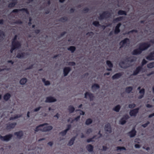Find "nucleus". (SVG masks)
Masks as SVG:
<instances>
[{"mask_svg":"<svg viewBox=\"0 0 154 154\" xmlns=\"http://www.w3.org/2000/svg\"><path fill=\"white\" fill-rule=\"evenodd\" d=\"M147 63V61L145 59H143L142 61V66L145 65Z\"/></svg>","mask_w":154,"mask_h":154,"instance_id":"nucleus-55","label":"nucleus"},{"mask_svg":"<svg viewBox=\"0 0 154 154\" xmlns=\"http://www.w3.org/2000/svg\"><path fill=\"white\" fill-rule=\"evenodd\" d=\"M93 24L95 26L98 27L100 26L99 23V22L98 21H95L93 22Z\"/></svg>","mask_w":154,"mask_h":154,"instance_id":"nucleus-43","label":"nucleus"},{"mask_svg":"<svg viewBox=\"0 0 154 154\" xmlns=\"http://www.w3.org/2000/svg\"><path fill=\"white\" fill-rule=\"evenodd\" d=\"M42 81L45 84V85L47 86L49 85L50 84V82L49 81H46L45 79L42 78Z\"/></svg>","mask_w":154,"mask_h":154,"instance_id":"nucleus-40","label":"nucleus"},{"mask_svg":"<svg viewBox=\"0 0 154 154\" xmlns=\"http://www.w3.org/2000/svg\"><path fill=\"white\" fill-rule=\"evenodd\" d=\"M89 11V9L88 8L86 7L83 9L82 11L84 13H87Z\"/></svg>","mask_w":154,"mask_h":154,"instance_id":"nucleus-50","label":"nucleus"},{"mask_svg":"<svg viewBox=\"0 0 154 154\" xmlns=\"http://www.w3.org/2000/svg\"><path fill=\"white\" fill-rule=\"evenodd\" d=\"M19 11H20V9H15L13 10L12 11V12L13 13H18Z\"/></svg>","mask_w":154,"mask_h":154,"instance_id":"nucleus-58","label":"nucleus"},{"mask_svg":"<svg viewBox=\"0 0 154 154\" xmlns=\"http://www.w3.org/2000/svg\"><path fill=\"white\" fill-rule=\"evenodd\" d=\"M88 96L89 97L90 101H92L93 100L94 96L93 94L88 92H86L85 94L84 97L87 99L88 98Z\"/></svg>","mask_w":154,"mask_h":154,"instance_id":"nucleus-5","label":"nucleus"},{"mask_svg":"<svg viewBox=\"0 0 154 154\" xmlns=\"http://www.w3.org/2000/svg\"><path fill=\"white\" fill-rule=\"evenodd\" d=\"M12 46L15 48V49H19L21 46V43L18 41H12Z\"/></svg>","mask_w":154,"mask_h":154,"instance_id":"nucleus-6","label":"nucleus"},{"mask_svg":"<svg viewBox=\"0 0 154 154\" xmlns=\"http://www.w3.org/2000/svg\"><path fill=\"white\" fill-rule=\"evenodd\" d=\"M14 23L17 24H22L23 23V22L21 21L19 19L18 20H16L14 22Z\"/></svg>","mask_w":154,"mask_h":154,"instance_id":"nucleus-49","label":"nucleus"},{"mask_svg":"<svg viewBox=\"0 0 154 154\" xmlns=\"http://www.w3.org/2000/svg\"><path fill=\"white\" fill-rule=\"evenodd\" d=\"M111 15V14L108 11H104L102 14H100L98 19L100 20L109 17Z\"/></svg>","mask_w":154,"mask_h":154,"instance_id":"nucleus-2","label":"nucleus"},{"mask_svg":"<svg viewBox=\"0 0 154 154\" xmlns=\"http://www.w3.org/2000/svg\"><path fill=\"white\" fill-rule=\"evenodd\" d=\"M33 66H34L33 64H32V65L29 66H28V67H27L26 69V70L30 69H32L33 68Z\"/></svg>","mask_w":154,"mask_h":154,"instance_id":"nucleus-60","label":"nucleus"},{"mask_svg":"<svg viewBox=\"0 0 154 154\" xmlns=\"http://www.w3.org/2000/svg\"><path fill=\"white\" fill-rule=\"evenodd\" d=\"M137 58L134 56L131 57H127L125 59V61L127 62L132 63L136 61Z\"/></svg>","mask_w":154,"mask_h":154,"instance_id":"nucleus-16","label":"nucleus"},{"mask_svg":"<svg viewBox=\"0 0 154 154\" xmlns=\"http://www.w3.org/2000/svg\"><path fill=\"white\" fill-rule=\"evenodd\" d=\"M122 75V72H119L116 73L112 76V78L113 79H118L120 78Z\"/></svg>","mask_w":154,"mask_h":154,"instance_id":"nucleus-21","label":"nucleus"},{"mask_svg":"<svg viewBox=\"0 0 154 154\" xmlns=\"http://www.w3.org/2000/svg\"><path fill=\"white\" fill-rule=\"evenodd\" d=\"M121 108V106L119 105H118L115 106L113 108V110L116 112H119V111L120 109Z\"/></svg>","mask_w":154,"mask_h":154,"instance_id":"nucleus-37","label":"nucleus"},{"mask_svg":"<svg viewBox=\"0 0 154 154\" xmlns=\"http://www.w3.org/2000/svg\"><path fill=\"white\" fill-rule=\"evenodd\" d=\"M106 63L108 66L110 68H112L113 67V65L112 63L110 60H107L106 61Z\"/></svg>","mask_w":154,"mask_h":154,"instance_id":"nucleus-39","label":"nucleus"},{"mask_svg":"<svg viewBox=\"0 0 154 154\" xmlns=\"http://www.w3.org/2000/svg\"><path fill=\"white\" fill-rule=\"evenodd\" d=\"M150 123L149 121H147L146 123L142 125V126L143 128H146Z\"/></svg>","mask_w":154,"mask_h":154,"instance_id":"nucleus-54","label":"nucleus"},{"mask_svg":"<svg viewBox=\"0 0 154 154\" xmlns=\"http://www.w3.org/2000/svg\"><path fill=\"white\" fill-rule=\"evenodd\" d=\"M93 35L94 33L92 32H88L86 33V35L89 36H92Z\"/></svg>","mask_w":154,"mask_h":154,"instance_id":"nucleus-57","label":"nucleus"},{"mask_svg":"<svg viewBox=\"0 0 154 154\" xmlns=\"http://www.w3.org/2000/svg\"><path fill=\"white\" fill-rule=\"evenodd\" d=\"M22 116L21 115H15L13 117H10L9 118V120H12L14 119H18L19 118H20Z\"/></svg>","mask_w":154,"mask_h":154,"instance_id":"nucleus-29","label":"nucleus"},{"mask_svg":"<svg viewBox=\"0 0 154 154\" xmlns=\"http://www.w3.org/2000/svg\"><path fill=\"white\" fill-rule=\"evenodd\" d=\"M142 66H139L137 67L135 70L133 71L132 75H136L142 69Z\"/></svg>","mask_w":154,"mask_h":154,"instance_id":"nucleus-10","label":"nucleus"},{"mask_svg":"<svg viewBox=\"0 0 154 154\" xmlns=\"http://www.w3.org/2000/svg\"><path fill=\"white\" fill-rule=\"evenodd\" d=\"M80 117V116H77V117L75 118L74 119H72L71 122V123H72L75 120L76 121H78Z\"/></svg>","mask_w":154,"mask_h":154,"instance_id":"nucleus-47","label":"nucleus"},{"mask_svg":"<svg viewBox=\"0 0 154 154\" xmlns=\"http://www.w3.org/2000/svg\"><path fill=\"white\" fill-rule=\"evenodd\" d=\"M137 31L136 29H133L131 31H130L128 33V34H129V33H132L133 32H136L137 33Z\"/></svg>","mask_w":154,"mask_h":154,"instance_id":"nucleus-62","label":"nucleus"},{"mask_svg":"<svg viewBox=\"0 0 154 154\" xmlns=\"http://www.w3.org/2000/svg\"><path fill=\"white\" fill-rule=\"evenodd\" d=\"M11 97V95L8 93L5 94L3 96V99L5 101H8Z\"/></svg>","mask_w":154,"mask_h":154,"instance_id":"nucleus-26","label":"nucleus"},{"mask_svg":"<svg viewBox=\"0 0 154 154\" xmlns=\"http://www.w3.org/2000/svg\"><path fill=\"white\" fill-rule=\"evenodd\" d=\"M5 36V33L3 31L0 30V40H3Z\"/></svg>","mask_w":154,"mask_h":154,"instance_id":"nucleus-36","label":"nucleus"},{"mask_svg":"<svg viewBox=\"0 0 154 154\" xmlns=\"http://www.w3.org/2000/svg\"><path fill=\"white\" fill-rule=\"evenodd\" d=\"M69 66H74L75 65V63L74 62H69L68 63Z\"/></svg>","mask_w":154,"mask_h":154,"instance_id":"nucleus-51","label":"nucleus"},{"mask_svg":"<svg viewBox=\"0 0 154 154\" xmlns=\"http://www.w3.org/2000/svg\"><path fill=\"white\" fill-rule=\"evenodd\" d=\"M71 128V125H70V124L67 125V128L65 130L68 131L69 130H70V129Z\"/></svg>","mask_w":154,"mask_h":154,"instance_id":"nucleus-56","label":"nucleus"},{"mask_svg":"<svg viewBox=\"0 0 154 154\" xmlns=\"http://www.w3.org/2000/svg\"><path fill=\"white\" fill-rule=\"evenodd\" d=\"M27 79L26 78H22L20 79V83L21 85H24L27 82Z\"/></svg>","mask_w":154,"mask_h":154,"instance_id":"nucleus-31","label":"nucleus"},{"mask_svg":"<svg viewBox=\"0 0 154 154\" xmlns=\"http://www.w3.org/2000/svg\"><path fill=\"white\" fill-rule=\"evenodd\" d=\"M94 140H92L91 138L88 139L87 140V142L88 143H89L90 142H94Z\"/></svg>","mask_w":154,"mask_h":154,"instance_id":"nucleus-63","label":"nucleus"},{"mask_svg":"<svg viewBox=\"0 0 154 154\" xmlns=\"http://www.w3.org/2000/svg\"><path fill=\"white\" fill-rule=\"evenodd\" d=\"M105 130L110 133L112 132V130L111 126L109 123L105 125L104 128Z\"/></svg>","mask_w":154,"mask_h":154,"instance_id":"nucleus-13","label":"nucleus"},{"mask_svg":"<svg viewBox=\"0 0 154 154\" xmlns=\"http://www.w3.org/2000/svg\"><path fill=\"white\" fill-rule=\"evenodd\" d=\"M94 148L93 146L90 144L86 146V148L87 150L90 152L93 151Z\"/></svg>","mask_w":154,"mask_h":154,"instance_id":"nucleus-25","label":"nucleus"},{"mask_svg":"<svg viewBox=\"0 0 154 154\" xmlns=\"http://www.w3.org/2000/svg\"><path fill=\"white\" fill-rule=\"evenodd\" d=\"M118 14L119 15H126L127 13L126 11L122 10H120L118 12Z\"/></svg>","mask_w":154,"mask_h":154,"instance_id":"nucleus-28","label":"nucleus"},{"mask_svg":"<svg viewBox=\"0 0 154 154\" xmlns=\"http://www.w3.org/2000/svg\"><path fill=\"white\" fill-rule=\"evenodd\" d=\"M56 101V99L54 97L50 96L46 97L45 102L46 103H51L55 102Z\"/></svg>","mask_w":154,"mask_h":154,"instance_id":"nucleus-8","label":"nucleus"},{"mask_svg":"<svg viewBox=\"0 0 154 154\" xmlns=\"http://www.w3.org/2000/svg\"><path fill=\"white\" fill-rule=\"evenodd\" d=\"M68 20V18L66 17H63L60 18L59 20V21L62 22H64Z\"/></svg>","mask_w":154,"mask_h":154,"instance_id":"nucleus-35","label":"nucleus"},{"mask_svg":"<svg viewBox=\"0 0 154 154\" xmlns=\"http://www.w3.org/2000/svg\"><path fill=\"white\" fill-rule=\"evenodd\" d=\"M151 46L149 42H144L139 44V48L142 52L143 51L147 50Z\"/></svg>","mask_w":154,"mask_h":154,"instance_id":"nucleus-1","label":"nucleus"},{"mask_svg":"<svg viewBox=\"0 0 154 154\" xmlns=\"http://www.w3.org/2000/svg\"><path fill=\"white\" fill-rule=\"evenodd\" d=\"M92 131V129L91 128H89L87 129V130L86 131V133L87 134H89L91 133Z\"/></svg>","mask_w":154,"mask_h":154,"instance_id":"nucleus-52","label":"nucleus"},{"mask_svg":"<svg viewBox=\"0 0 154 154\" xmlns=\"http://www.w3.org/2000/svg\"><path fill=\"white\" fill-rule=\"evenodd\" d=\"M68 110L70 113H72L74 111L75 109L72 106L70 105L68 107Z\"/></svg>","mask_w":154,"mask_h":154,"instance_id":"nucleus-32","label":"nucleus"},{"mask_svg":"<svg viewBox=\"0 0 154 154\" xmlns=\"http://www.w3.org/2000/svg\"><path fill=\"white\" fill-rule=\"evenodd\" d=\"M136 133L137 131L135 130V128L134 127L132 130L128 133V134L131 137H133L136 135Z\"/></svg>","mask_w":154,"mask_h":154,"instance_id":"nucleus-12","label":"nucleus"},{"mask_svg":"<svg viewBox=\"0 0 154 154\" xmlns=\"http://www.w3.org/2000/svg\"><path fill=\"white\" fill-rule=\"evenodd\" d=\"M29 54L27 52L19 53L17 54L16 57L19 59L24 58L25 56H27Z\"/></svg>","mask_w":154,"mask_h":154,"instance_id":"nucleus-9","label":"nucleus"},{"mask_svg":"<svg viewBox=\"0 0 154 154\" xmlns=\"http://www.w3.org/2000/svg\"><path fill=\"white\" fill-rule=\"evenodd\" d=\"M125 17L123 16H120L114 19L113 20V23H116L119 21H121L124 20Z\"/></svg>","mask_w":154,"mask_h":154,"instance_id":"nucleus-24","label":"nucleus"},{"mask_svg":"<svg viewBox=\"0 0 154 154\" xmlns=\"http://www.w3.org/2000/svg\"><path fill=\"white\" fill-rule=\"evenodd\" d=\"M100 88L99 85L97 84L94 83L93 84L91 87V88L92 90H96Z\"/></svg>","mask_w":154,"mask_h":154,"instance_id":"nucleus-30","label":"nucleus"},{"mask_svg":"<svg viewBox=\"0 0 154 154\" xmlns=\"http://www.w3.org/2000/svg\"><path fill=\"white\" fill-rule=\"evenodd\" d=\"M17 3L16 1L11 2L8 4V7L9 8H13L14 6Z\"/></svg>","mask_w":154,"mask_h":154,"instance_id":"nucleus-38","label":"nucleus"},{"mask_svg":"<svg viewBox=\"0 0 154 154\" xmlns=\"http://www.w3.org/2000/svg\"><path fill=\"white\" fill-rule=\"evenodd\" d=\"M40 32V30L39 29H35V32L36 34H39Z\"/></svg>","mask_w":154,"mask_h":154,"instance_id":"nucleus-64","label":"nucleus"},{"mask_svg":"<svg viewBox=\"0 0 154 154\" xmlns=\"http://www.w3.org/2000/svg\"><path fill=\"white\" fill-rule=\"evenodd\" d=\"M48 123H44L43 124H40L38 125V126H37L36 128H35L34 130L35 131L37 132L38 131H41V130H42V129H40L39 128L40 127H43L45 125H48Z\"/></svg>","mask_w":154,"mask_h":154,"instance_id":"nucleus-23","label":"nucleus"},{"mask_svg":"<svg viewBox=\"0 0 154 154\" xmlns=\"http://www.w3.org/2000/svg\"><path fill=\"white\" fill-rule=\"evenodd\" d=\"M147 67L149 68H152L154 67V62L150 63L147 64Z\"/></svg>","mask_w":154,"mask_h":154,"instance_id":"nucleus-42","label":"nucleus"},{"mask_svg":"<svg viewBox=\"0 0 154 154\" xmlns=\"http://www.w3.org/2000/svg\"><path fill=\"white\" fill-rule=\"evenodd\" d=\"M14 135H16L17 138L20 139L23 136V133L22 131H20L18 132H15Z\"/></svg>","mask_w":154,"mask_h":154,"instance_id":"nucleus-20","label":"nucleus"},{"mask_svg":"<svg viewBox=\"0 0 154 154\" xmlns=\"http://www.w3.org/2000/svg\"><path fill=\"white\" fill-rule=\"evenodd\" d=\"M146 58L149 60H154V51L149 54Z\"/></svg>","mask_w":154,"mask_h":154,"instance_id":"nucleus-18","label":"nucleus"},{"mask_svg":"<svg viewBox=\"0 0 154 154\" xmlns=\"http://www.w3.org/2000/svg\"><path fill=\"white\" fill-rule=\"evenodd\" d=\"M68 50L70 51L72 53L74 52L76 50V48L74 46H70L67 48Z\"/></svg>","mask_w":154,"mask_h":154,"instance_id":"nucleus-33","label":"nucleus"},{"mask_svg":"<svg viewBox=\"0 0 154 154\" xmlns=\"http://www.w3.org/2000/svg\"><path fill=\"white\" fill-rule=\"evenodd\" d=\"M142 53L139 48L134 49L132 52L131 54L133 55H137L140 54Z\"/></svg>","mask_w":154,"mask_h":154,"instance_id":"nucleus-19","label":"nucleus"},{"mask_svg":"<svg viewBox=\"0 0 154 154\" xmlns=\"http://www.w3.org/2000/svg\"><path fill=\"white\" fill-rule=\"evenodd\" d=\"M130 40L128 38H126L122 40L120 43V45H121L120 48H122L124 47V45L126 44L128 42V44L129 43Z\"/></svg>","mask_w":154,"mask_h":154,"instance_id":"nucleus-11","label":"nucleus"},{"mask_svg":"<svg viewBox=\"0 0 154 154\" xmlns=\"http://www.w3.org/2000/svg\"><path fill=\"white\" fill-rule=\"evenodd\" d=\"M67 132V131L66 130H65L60 132V134H61L63 136H64L66 134Z\"/></svg>","mask_w":154,"mask_h":154,"instance_id":"nucleus-48","label":"nucleus"},{"mask_svg":"<svg viewBox=\"0 0 154 154\" xmlns=\"http://www.w3.org/2000/svg\"><path fill=\"white\" fill-rule=\"evenodd\" d=\"M17 124L16 122L8 123L7 125L6 128L8 129H13L14 128Z\"/></svg>","mask_w":154,"mask_h":154,"instance_id":"nucleus-15","label":"nucleus"},{"mask_svg":"<svg viewBox=\"0 0 154 154\" xmlns=\"http://www.w3.org/2000/svg\"><path fill=\"white\" fill-rule=\"evenodd\" d=\"M136 106V104L134 103L130 104L128 105V107L130 109H133Z\"/></svg>","mask_w":154,"mask_h":154,"instance_id":"nucleus-46","label":"nucleus"},{"mask_svg":"<svg viewBox=\"0 0 154 154\" xmlns=\"http://www.w3.org/2000/svg\"><path fill=\"white\" fill-rule=\"evenodd\" d=\"M139 109V108L138 107L131 110L129 112L130 116H136L138 112Z\"/></svg>","mask_w":154,"mask_h":154,"instance_id":"nucleus-7","label":"nucleus"},{"mask_svg":"<svg viewBox=\"0 0 154 154\" xmlns=\"http://www.w3.org/2000/svg\"><path fill=\"white\" fill-rule=\"evenodd\" d=\"M92 120L90 118L87 119L85 122V124L87 125H89L92 123Z\"/></svg>","mask_w":154,"mask_h":154,"instance_id":"nucleus-41","label":"nucleus"},{"mask_svg":"<svg viewBox=\"0 0 154 154\" xmlns=\"http://www.w3.org/2000/svg\"><path fill=\"white\" fill-rule=\"evenodd\" d=\"M125 64V62L124 61H121L119 63V65L121 68H123V67L122 66V65Z\"/></svg>","mask_w":154,"mask_h":154,"instance_id":"nucleus-59","label":"nucleus"},{"mask_svg":"<svg viewBox=\"0 0 154 154\" xmlns=\"http://www.w3.org/2000/svg\"><path fill=\"white\" fill-rule=\"evenodd\" d=\"M20 11L25 12L27 14H29V12L27 8H23L20 9Z\"/></svg>","mask_w":154,"mask_h":154,"instance_id":"nucleus-44","label":"nucleus"},{"mask_svg":"<svg viewBox=\"0 0 154 154\" xmlns=\"http://www.w3.org/2000/svg\"><path fill=\"white\" fill-rule=\"evenodd\" d=\"M129 118V116L128 114L124 115L119 121L120 123L122 125L125 124L127 120Z\"/></svg>","mask_w":154,"mask_h":154,"instance_id":"nucleus-4","label":"nucleus"},{"mask_svg":"<svg viewBox=\"0 0 154 154\" xmlns=\"http://www.w3.org/2000/svg\"><path fill=\"white\" fill-rule=\"evenodd\" d=\"M13 136L12 134H9L3 136L0 135V139L2 141L8 142L12 138Z\"/></svg>","mask_w":154,"mask_h":154,"instance_id":"nucleus-3","label":"nucleus"},{"mask_svg":"<svg viewBox=\"0 0 154 154\" xmlns=\"http://www.w3.org/2000/svg\"><path fill=\"white\" fill-rule=\"evenodd\" d=\"M76 138L75 137H73L72 138L69 142L68 143V145L69 146H71L74 143V142Z\"/></svg>","mask_w":154,"mask_h":154,"instance_id":"nucleus-27","label":"nucleus"},{"mask_svg":"<svg viewBox=\"0 0 154 154\" xmlns=\"http://www.w3.org/2000/svg\"><path fill=\"white\" fill-rule=\"evenodd\" d=\"M145 89L144 88H142L139 91V93L141 94L144 95L145 94Z\"/></svg>","mask_w":154,"mask_h":154,"instance_id":"nucleus-53","label":"nucleus"},{"mask_svg":"<svg viewBox=\"0 0 154 154\" xmlns=\"http://www.w3.org/2000/svg\"><path fill=\"white\" fill-rule=\"evenodd\" d=\"M52 126L50 125L44 127L42 130H41V131L42 132H46L51 131L52 129Z\"/></svg>","mask_w":154,"mask_h":154,"instance_id":"nucleus-22","label":"nucleus"},{"mask_svg":"<svg viewBox=\"0 0 154 154\" xmlns=\"http://www.w3.org/2000/svg\"><path fill=\"white\" fill-rule=\"evenodd\" d=\"M121 25L122 24L121 23H119L116 26L114 30V33L115 34H118L120 32V30L119 28Z\"/></svg>","mask_w":154,"mask_h":154,"instance_id":"nucleus-17","label":"nucleus"},{"mask_svg":"<svg viewBox=\"0 0 154 154\" xmlns=\"http://www.w3.org/2000/svg\"><path fill=\"white\" fill-rule=\"evenodd\" d=\"M117 150H120V151L122 150H126V149L124 146H117L116 147Z\"/></svg>","mask_w":154,"mask_h":154,"instance_id":"nucleus-45","label":"nucleus"},{"mask_svg":"<svg viewBox=\"0 0 154 154\" xmlns=\"http://www.w3.org/2000/svg\"><path fill=\"white\" fill-rule=\"evenodd\" d=\"M133 90V87L131 86L127 87L125 88V92L128 93H129Z\"/></svg>","mask_w":154,"mask_h":154,"instance_id":"nucleus-34","label":"nucleus"},{"mask_svg":"<svg viewBox=\"0 0 154 154\" xmlns=\"http://www.w3.org/2000/svg\"><path fill=\"white\" fill-rule=\"evenodd\" d=\"M71 69L70 67H64L63 69L64 76H67L69 72L71 71Z\"/></svg>","mask_w":154,"mask_h":154,"instance_id":"nucleus-14","label":"nucleus"},{"mask_svg":"<svg viewBox=\"0 0 154 154\" xmlns=\"http://www.w3.org/2000/svg\"><path fill=\"white\" fill-rule=\"evenodd\" d=\"M41 108V106H39L38 107H37V108H35V109H34V111L35 112H37V111H38Z\"/></svg>","mask_w":154,"mask_h":154,"instance_id":"nucleus-61","label":"nucleus"}]
</instances>
